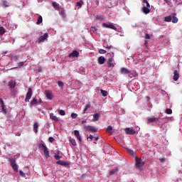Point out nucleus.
<instances>
[{
    "label": "nucleus",
    "mask_w": 182,
    "mask_h": 182,
    "mask_svg": "<svg viewBox=\"0 0 182 182\" xmlns=\"http://www.w3.org/2000/svg\"><path fill=\"white\" fill-rule=\"evenodd\" d=\"M38 38L36 41L37 43H45V41H48V38H49V33H43V32H39L38 33Z\"/></svg>",
    "instance_id": "nucleus-1"
},
{
    "label": "nucleus",
    "mask_w": 182,
    "mask_h": 182,
    "mask_svg": "<svg viewBox=\"0 0 182 182\" xmlns=\"http://www.w3.org/2000/svg\"><path fill=\"white\" fill-rule=\"evenodd\" d=\"M142 2V12L147 15V14H150V4L147 0H141Z\"/></svg>",
    "instance_id": "nucleus-2"
},
{
    "label": "nucleus",
    "mask_w": 182,
    "mask_h": 182,
    "mask_svg": "<svg viewBox=\"0 0 182 182\" xmlns=\"http://www.w3.org/2000/svg\"><path fill=\"white\" fill-rule=\"evenodd\" d=\"M16 157H19V155L14 156V158H9V161L11 166L13 170L18 173V165L16 164Z\"/></svg>",
    "instance_id": "nucleus-3"
},
{
    "label": "nucleus",
    "mask_w": 182,
    "mask_h": 182,
    "mask_svg": "<svg viewBox=\"0 0 182 182\" xmlns=\"http://www.w3.org/2000/svg\"><path fill=\"white\" fill-rule=\"evenodd\" d=\"M38 149L40 150H42L47 159H49V150L48 149V147H46V145H45L43 143L39 144Z\"/></svg>",
    "instance_id": "nucleus-4"
},
{
    "label": "nucleus",
    "mask_w": 182,
    "mask_h": 182,
    "mask_svg": "<svg viewBox=\"0 0 182 182\" xmlns=\"http://www.w3.org/2000/svg\"><path fill=\"white\" fill-rule=\"evenodd\" d=\"M173 22V23H177L178 22V18L176 16V14L173 16H168L164 18L165 22Z\"/></svg>",
    "instance_id": "nucleus-5"
},
{
    "label": "nucleus",
    "mask_w": 182,
    "mask_h": 182,
    "mask_svg": "<svg viewBox=\"0 0 182 182\" xmlns=\"http://www.w3.org/2000/svg\"><path fill=\"white\" fill-rule=\"evenodd\" d=\"M135 164L137 168H140V167H143V166H144V161L140 158H137V156H135Z\"/></svg>",
    "instance_id": "nucleus-6"
},
{
    "label": "nucleus",
    "mask_w": 182,
    "mask_h": 182,
    "mask_svg": "<svg viewBox=\"0 0 182 182\" xmlns=\"http://www.w3.org/2000/svg\"><path fill=\"white\" fill-rule=\"evenodd\" d=\"M31 97H32V88H28V90L26 95L25 102H28L31 100Z\"/></svg>",
    "instance_id": "nucleus-7"
},
{
    "label": "nucleus",
    "mask_w": 182,
    "mask_h": 182,
    "mask_svg": "<svg viewBox=\"0 0 182 182\" xmlns=\"http://www.w3.org/2000/svg\"><path fill=\"white\" fill-rule=\"evenodd\" d=\"M102 28H107L109 29H113L114 31H117V28H116V26H114V25L109 23H102Z\"/></svg>",
    "instance_id": "nucleus-8"
},
{
    "label": "nucleus",
    "mask_w": 182,
    "mask_h": 182,
    "mask_svg": "<svg viewBox=\"0 0 182 182\" xmlns=\"http://www.w3.org/2000/svg\"><path fill=\"white\" fill-rule=\"evenodd\" d=\"M125 133H127V134L134 135V134H136V131L132 128H126Z\"/></svg>",
    "instance_id": "nucleus-9"
},
{
    "label": "nucleus",
    "mask_w": 182,
    "mask_h": 182,
    "mask_svg": "<svg viewBox=\"0 0 182 182\" xmlns=\"http://www.w3.org/2000/svg\"><path fill=\"white\" fill-rule=\"evenodd\" d=\"M148 123H159V118L158 117H149L148 118Z\"/></svg>",
    "instance_id": "nucleus-10"
},
{
    "label": "nucleus",
    "mask_w": 182,
    "mask_h": 182,
    "mask_svg": "<svg viewBox=\"0 0 182 182\" xmlns=\"http://www.w3.org/2000/svg\"><path fill=\"white\" fill-rule=\"evenodd\" d=\"M79 52L77 50H73L71 53L69 54V58H78Z\"/></svg>",
    "instance_id": "nucleus-11"
},
{
    "label": "nucleus",
    "mask_w": 182,
    "mask_h": 182,
    "mask_svg": "<svg viewBox=\"0 0 182 182\" xmlns=\"http://www.w3.org/2000/svg\"><path fill=\"white\" fill-rule=\"evenodd\" d=\"M74 136L79 140V141H82V136H80V133L79 132V130H75L74 131Z\"/></svg>",
    "instance_id": "nucleus-12"
},
{
    "label": "nucleus",
    "mask_w": 182,
    "mask_h": 182,
    "mask_svg": "<svg viewBox=\"0 0 182 182\" xmlns=\"http://www.w3.org/2000/svg\"><path fill=\"white\" fill-rule=\"evenodd\" d=\"M179 77H180V74L178 73V71H177V70H174L173 80H175V82H177V80H178Z\"/></svg>",
    "instance_id": "nucleus-13"
},
{
    "label": "nucleus",
    "mask_w": 182,
    "mask_h": 182,
    "mask_svg": "<svg viewBox=\"0 0 182 182\" xmlns=\"http://www.w3.org/2000/svg\"><path fill=\"white\" fill-rule=\"evenodd\" d=\"M120 72L122 75H129L130 73V70L126 68H122Z\"/></svg>",
    "instance_id": "nucleus-14"
},
{
    "label": "nucleus",
    "mask_w": 182,
    "mask_h": 182,
    "mask_svg": "<svg viewBox=\"0 0 182 182\" xmlns=\"http://www.w3.org/2000/svg\"><path fill=\"white\" fill-rule=\"evenodd\" d=\"M107 65L108 68H114V64H113V58H109L108 61H107Z\"/></svg>",
    "instance_id": "nucleus-15"
},
{
    "label": "nucleus",
    "mask_w": 182,
    "mask_h": 182,
    "mask_svg": "<svg viewBox=\"0 0 182 182\" xmlns=\"http://www.w3.org/2000/svg\"><path fill=\"white\" fill-rule=\"evenodd\" d=\"M46 96L47 98L49 99V100H52V99H53V95H52V92H50V91H46Z\"/></svg>",
    "instance_id": "nucleus-16"
},
{
    "label": "nucleus",
    "mask_w": 182,
    "mask_h": 182,
    "mask_svg": "<svg viewBox=\"0 0 182 182\" xmlns=\"http://www.w3.org/2000/svg\"><path fill=\"white\" fill-rule=\"evenodd\" d=\"M9 86L10 87V90L15 89V86H16V82H15V81H14V80H10L9 82Z\"/></svg>",
    "instance_id": "nucleus-17"
},
{
    "label": "nucleus",
    "mask_w": 182,
    "mask_h": 182,
    "mask_svg": "<svg viewBox=\"0 0 182 182\" xmlns=\"http://www.w3.org/2000/svg\"><path fill=\"white\" fill-rule=\"evenodd\" d=\"M37 105H38V99L36 97H34L30 103V107H32V106H36Z\"/></svg>",
    "instance_id": "nucleus-18"
},
{
    "label": "nucleus",
    "mask_w": 182,
    "mask_h": 182,
    "mask_svg": "<svg viewBox=\"0 0 182 182\" xmlns=\"http://www.w3.org/2000/svg\"><path fill=\"white\" fill-rule=\"evenodd\" d=\"M105 62H106V58H105V57L100 56L98 58V63L100 65H103Z\"/></svg>",
    "instance_id": "nucleus-19"
},
{
    "label": "nucleus",
    "mask_w": 182,
    "mask_h": 182,
    "mask_svg": "<svg viewBox=\"0 0 182 182\" xmlns=\"http://www.w3.org/2000/svg\"><path fill=\"white\" fill-rule=\"evenodd\" d=\"M50 119H51V120H54L55 122H59V118H58V117H56L53 113L50 114Z\"/></svg>",
    "instance_id": "nucleus-20"
},
{
    "label": "nucleus",
    "mask_w": 182,
    "mask_h": 182,
    "mask_svg": "<svg viewBox=\"0 0 182 182\" xmlns=\"http://www.w3.org/2000/svg\"><path fill=\"white\" fill-rule=\"evenodd\" d=\"M100 118V114L99 113H95L93 114V120L94 122H97L99 119Z\"/></svg>",
    "instance_id": "nucleus-21"
},
{
    "label": "nucleus",
    "mask_w": 182,
    "mask_h": 182,
    "mask_svg": "<svg viewBox=\"0 0 182 182\" xmlns=\"http://www.w3.org/2000/svg\"><path fill=\"white\" fill-rule=\"evenodd\" d=\"M38 129H39V124L38 122H35L33 124L34 133H38Z\"/></svg>",
    "instance_id": "nucleus-22"
},
{
    "label": "nucleus",
    "mask_w": 182,
    "mask_h": 182,
    "mask_svg": "<svg viewBox=\"0 0 182 182\" xmlns=\"http://www.w3.org/2000/svg\"><path fill=\"white\" fill-rule=\"evenodd\" d=\"M57 164H59L60 166H68L69 164L65 161L59 160L57 161Z\"/></svg>",
    "instance_id": "nucleus-23"
},
{
    "label": "nucleus",
    "mask_w": 182,
    "mask_h": 182,
    "mask_svg": "<svg viewBox=\"0 0 182 182\" xmlns=\"http://www.w3.org/2000/svg\"><path fill=\"white\" fill-rule=\"evenodd\" d=\"M119 168L117 167L114 168L113 169L109 171V176H113L115 173H117Z\"/></svg>",
    "instance_id": "nucleus-24"
},
{
    "label": "nucleus",
    "mask_w": 182,
    "mask_h": 182,
    "mask_svg": "<svg viewBox=\"0 0 182 182\" xmlns=\"http://www.w3.org/2000/svg\"><path fill=\"white\" fill-rule=\"evenodd\" d=\"M127 151H128V153H129V154H132V156L133 157H136V154H134V150H132L129 148H127Z\"/></svg>",
    "instance_id": "nucleus-25"
},
{
    "label": "nucleus",
    "mask_w": 182,
    "mask_h": 182,
    "mask_svg": "<svg viewBox=\"0 0 182 182\" xmlns=\"http://www.w3.org/2000/svg\"><path fill=\"white\" fill-rule=\"evenodd\" d=\"M10 90H11V96H16V93H17L16 89L11 88V89H10Z\"/></svg>",
    "instance_id": "nucleus-26"
},
{
    "label": "nucleus",
    "mask_w": 182,
    "mask_h": 182,
    "mask_svg": "<svg viewBox=\"0 0 182 182\" xmlns=\"http://www.w3.org/2000/svg\"><path fill=\"white\" fill-rule=\"evenodd\" d=\"M54 159H55V160H60V159H62V156H59V151L55 153Z\"/></svg>",
    "instance_id": "nucleus-27"
},
{
    "label": "nucleus",
    "mask_w": 182,
    "mask_h": 182,
    "mask_svg": "<svg viewBox=\"0 0 182 182\" xmlns=\"http://www.w3.org/2000/svg\"><path fill=\"white\" fill-rule=\"evenodd\" d=\"M58 114H60V116H65V114H66V112L63 109H58Z\"/></svg>",
    "instance_id": "nucleus-28"
},
{
    "label": "nucleus",
    "mask_w": 182,
    "mask_h": 182,
    "mask_svg": "<svg viewBox=\"0 0 182 182\" xmlns=\"http://www.w3.org/2000/svg\"><path fill=\"white\" fill-rule=\"evenodd\" d=\"M92 126L85 125V126H84V129H85V130H86L87 132H90V131L92 130Z\"/></svg>",
    "instance_id": "nucleus-29"
},
{
    "label": "nucleus",
    "mask_w": 182,
    "mask_h": 182,
    "mask_svg": "<svg viewBox=\"0 0 182 182\" xmlns=\"http://www.w3.org/2000/svg\"><path fill=\"white\" fill-rule=\"evenodd\" d=\"M101 94L104 97H106L107 96V91L105 90H100Z\"/></svg>",
    "instance_id": "nucleus-30"
},
{
    "label": "nucleus",
    "mask_w": 182,
    "mask_h": 182,
    "mask_svg": "<svg viewBox=\"0 0 182 182\" xmlns=\"http://www.w3.org/2000/svg\"><path fill=\"white\" fill-rule=\"evenodd\" d=\"M53 6L55 9H59L60 7L59 6V4H58L56 2H53Z\"/></svg>",
    "instance_id": "nucleus-31"
},
{
    "label": "nucleus",
    "mask_w": 182,
    "mask_h": 182,
    "mask_svg": "<svg viewBox=\"0 0 182 182\" xmlns=\"http://www.w3.org/2000/svg\"><path fill=\"white\" fill-rule=\"evenodd\" d=\"M88 109H90V104H87L86 106H85V108L83 111V114H85V113H86V111Z\"/></svg>",
    "instance_id": "nucleus-32"
},
{
    "label": "nucleus",
    "mask_w": 182,
    "mask_h": 182,
    "mask_svg": "<svg viewBox=\"0 0 182 182\" xmlns=\"http://www.w3.org/2000/svg\"><path fill=\"white\" fill-rule=\"evenodd\" d=\"M88 109H90V104H87L86 106H85V108L83 111V114H85V113H86V111Z\"/></svg>",
    "instance_id": "nucleus-33"
},
{
    "label": "nucleus",
    "mask_w": 182,
    "mask_h": 182,
    "mask_svg": "<svg viewBox=\"0 0 182 182\" xmlns=\"http://www.w3.org/2000/svg\"><path fill=\"white\" fill-rule=\"evenodd\" d=\"M165 46H168L170 45V40L168 38L164 41Z\"/></svg>",
    "instance_id": "nucleus-34"
},
{
    "label": "nucleus",
    "mask_w": 182,
    "mask_h": 182,
    "mask_svg": "<svg viewBox=\"0 0 182 182\" xmlns=\"http://www.w3.org/2000/svg\"><path fill=\"white\" fill-rule=\"evenodd\" d=\"M1 113H3V114H6V109H5V105L1 106Z\"/></svg>",
    "instance_id": "nucleus-35"
},
{
    "label": "nucleus",
    "mask_w": 182,
    "mask_h": 182,
    "mask_svg": "<svg viewBox=\"0 0 182 182\" xmlns=\"http://www.w3.org/2000/svg\"><path fill=\"white\" fill-rule=\"evenodd\" d=\"M165 113H166V114H171L173 113V110H171V109H166Z\"/></svg>",
    "instance_id": "nucleus-36"
},
{
    "label": "nucleus",
    "mask_w": 182,
    "mask_h": 182,
    "mask_svg": "<svg viewBox=\"0 0 182 182\" xmlns=\"http://www.w3.org/2000/svg\"><path fill=\"white\" fill-rule=\"evenodd\" d=\"M58 85L59 87H61V88H63V86H65V83H63V82H62V81H58Z\"/></svg>",
    "instance_id": "nucleus-37"
},
{
    "label": "nucleus",
    "mask_w": 182,
    "mask_h": 182,
    "mask_svg": "<svg viewBox=\"0 0 182 182\" xmlns=\"http://www.w3.org/2000/svg\"><path fill=\"white\" fill-rule=\"evenodd\" d=\"M70 144H72V146H76V140L71 139L70 140Z\"/></svg>",
    "instance_id": "nucleus-38"
},
{
    "label": "nucleus",
    "mask_w": 182,
    "mask_h": 182,
    "mask_svg": "<svg viewBox=\"0 0 182 182\" xmlns=\"http://www.w3.org/2000/svg\"><path fill=\"white\" fill-rule=\"evenodd\" d=\"M42 21H43L42 16H39L36 23H42Z\"/></svg>",
    "instance_id": "nucleus-39"
},
{
    "label": "nucleus",
    "mask_w": 182,
    "mask_h": 182,
    "mask_svg": "<svg viewBox=\"0 0 182 182\" xmlns=\"http://www.w3.org/2000/svg\"><path fill=\"white\" fill-rule=\"evenodd\" d=\"M96 19H97V21H100V22H102L103 21V16H97Z\"/></svg>",
    "instance_id": "nucleus-40"
},
{
    "label": "nucleus",
    "mask_w": 182,
    "mask_h": 182,
    "mask_svg": "<svg viewBox=\"0 0 182 182\" xmlns=\"http://www.w3.org/2000/svg\"><path fill=\"white\" fill-rule=\"evenodd\" d=\"M107 132H109V133H112V130H113V127L112 126H108L107 128Z\"/></svg>",
    "instance_id": "nucleus-41"
},
{
    "label": "nucleus",
    "mask_w": 182,
    "mask_h": 182,
    "mask_svg": "<svg viewBox=\"0 0 182 182\" xmlns=\"http://www.w3.org/2000/svg\"><path fill=\"white\" fill-rule=\"evenodd\" d=\"M5 33V28L4 27L0 28V34L4 35Z\"/></svg>",
    "instance_id": "nucleus-42"
},
{
    "label": "nucleus",
    "mask_w": 182,
    "mask_h": 182,
    "mask_svg": "<svg viewBox=\"0 0 182 182\" xmlns=\"http://www.w3.org/2000/svg\"><path fill=\"white\" fill-rule=\"evenodd\" d=\"M60 15H61V16H63V18H66V14L65 13L64 10H62L60 11Z\"/></svg>",
    "instance_id": "nucleus-43"
},
{
    "label": "nucleus",
    "mask_w": 182,
    "mask_h": 182,
    "mask_svg": "<svg viewBox=\"0 0 182 182\" xmlns=\"http://www.w3.org/2000/svg\"><path fill=\"white\" fill-rule=\"evenodd\" d=\"M3 6L8 8V6H9V3L6 2V1H3Z\"/></svg>",
    "instance_id": "nucleus-44"
},
{
    "label": "nucleus",
    "mask_w": 182,
    "mask_h": 182,
    "mask_svg": "<svg viewBox=\"0 0 182 182\" xmlns=\"http://www.w3.org/2000/svg\"><path fill=\"white\" fill-rule=\"evenodd\" d=\"M19 173L21 177H24V178L26 177V174L23 173V171H19Z\"/></svg>",
    "instance_id": "nucleus-45"
},
{
    "label": "nucleus",
    "mask_w": 182,
    "mask_h": 182,
    "mask_svg": "<svg viewBox=\"0 0 182 182\" xmlns=\"http://www.w3.org/2000/svg\"><path fill=\"white\" fill-rule=\"evenodd\" d=\"M99 53H100L101 55H105V53H106V50L100 49L99 50Z\"/></svg>",
    "instance_id": "nucleus-46"
},
{
    "label": "nucleus",
    "mask_w": 182,
    "mask_h": 182,
    "mask_svg": "<svg viewBox=\"0 0 182 182\" xmlns=\"http://www.w3.org/2000/svg\"><path fill=\"white\" fill-rule=\"evenodd\" d=\"M71 117H72V119H76V117H77V114L72 113L71 114Z\"/></svg>",
    "instance_id": "nucleus-47"
},
{
    "label": "nucleus",
    "mask_w": 182,
    "mask_h": 182,
    "mask_svg": "<svg viewBox=\"0 0 182 182\" xmlns=\"http://www.w3.org/2000/svg\"><path fill=\"white\" fill-rule=\"evenodd\" d=\"M90 132H93V133H96V132H97V129H96L95 127H91V131Z\"/></svg>",
    "instance_id": "nucleus-48"
},
{
    "label": "nucleus",
    "mask_w": 182,
    "mask_h": 182,
    "mask_svg": "<svg viewBox=\"0 0 182 182\" xmlns=\"http://www.w3.org/2000/svg\"><path fill=\"white\" fill-rule=\"evenodd\" d=\"M48 140H49L50 143H53V141H55V138L52 137V136H50L48 138Z\"/></svg>",
    "instance_id": "nucleus-49"
},
{
    "label": "nucleus",
    "mask_w": 182,
    "mask_h": 182,
    "mask_svg": "<svg viewBox=\"0 0 182 182\" xmlns=\"http://www.w3.org/2000/svg\"><path fill=\"white\" fill-rule=\"evenodd\" d=\"M82 5H83V1L77 2V6H79L80 8L82 7Z\"/></svg>",
    "instance_id": "nucleus-50"
},
{
    "label": "nucleus",
    "mask_w": 182,
    "mask_h": 182,
    "mask_svg": "<svg viewBox=\"0 0 182 182\" xmlns=\"http://www.w3.org/2000/svg\"><path fill=\"white\" fill-rule=\"evenodd\" d=\"M90 31H92V32H96V31H97V28H96L95 26H92L90 28Z\"/></svg>",
    "instance_id": "nucleus-51"
},
{
    "label": "nucleus",
    "mask_w": 182,
    "mask_h": 182,
    "mask_svg": "<svg viewBox=\"0 0 182 182\" xmlns=\"http://www.w3.org/2000/svg\"><path fill=\"white\" fill-rule=\"evenodd\" d=\"M104 48H105V49H110V48H112V46L104 44Z\"/></svg>",
    "instance_id": "nucleus-52"
},
{
    "label": "nucleus",
    "mask_w": 182,
    "mask_h": 182,
    "mask_svg": "<svg viewBox=\"0 0 182 182\" xmlns=\"http://www.w3.org/2000/svg\"><path fill=\"white\" fill-rule=\"evenodd\" d=\"M0 105L1 106H5V104L4 103V100H2V98H0Z\"/></svg>",
    "instance_id": "nucleus-53"
},
{
    "label": "nucleus",
    "mask_w": 182,
    "mask_h": 182,
    "mask_svg": "<svg viewBox=\"0 0 182 182\" xmlns=\"http://www.w3.org/2000/svg\"><path fill=\"white\" fill-rule=\"evenodd\" d=\"M145 39H150V34L146 33L145 34Z\"/></svg>",
    "instance_id": "nucleus-54"
},
{
    "label": "nucleus",
    "mask_w": 182,
    "mask_h": 182,
    "mask_svg": "<svg viewBox=\"0 0 182 182\" xmlns=\"http://www.w3.org/2000/svg\"><path fill=\"white\" fill-rule=\"evenodd\" d=\"M24 65V63L23 62H20L18 63V66L19 68H22V66Z\"/></svg>",
    "instance_id": "nucleus-55"
},
{
    "label": "nucleus",
    "mask_w": 182,
    "mask_h": 182,
    "mask_svg": "<svg viewBox=\"0 0 182 182\" xmlns=\"http://www.w3.org/2000/svg\"><path fill=\"white\" fill-rule=\"evenodd\" d=\"M159 160H160V162L161 163H163V162H164V158H161V159H159Z\"/></svg>",
    "instance_id": "nucleus-56"
},
{
    "label": "nucleus",
    "mask_w": 182,
    "mask_h": 182,
    "mask_svg": "<svg viewBox=\"0 0 182 182\" xmlns=\"http://www.w3.org/2000/svg\"><path fill=\"white\" fill-rule=\"evenodd\" d=\"M88 139H90L92 140V139H93V135L90 134Z\"/></svg>",
    "instance_id": "nucleus-57"
},
{
    "label": "nucleus",
    "mask_w": 182,
    "mask_h": 182,
    "mask_svg": "<svg viewBox=\"0 0 182 182\" xmlns=\"http://www.w3.org/2000/svg\"><path fill=\"white\" fill-rule=\"evenodd\" d=\"M85 123H86V120H82V121L81 122V124H85Z\"/></svg>",
    "instance_id": "nucleus-58"
},
{
    "label": "nucleus",
    "mask_w": 182,
    "mask_h": 182,
    "mask_svg": "<svg viewBox=\"0 0 182 182\" xmlns=\"http://www.w3.org/2000/svg\"><path fill=\"white\" fill-rule=\"evenodd\" d=\"M129 75V77H133V74H130V73H129V74H128Z\"/></svg>",
    "instance_id": "nucleus-59"
},
{
    "label": "nucleus",
    "mask_w": 182,
    "mask_h": 182,
    "mask_svg": "<svg viewBox=\"0 0 182 182\" xmlns=\"http://www.w3.org/2000/svg\"><path fill=\"white\" fill-rule=\"evenodd\" d=\"M95 141H97V140H99V136L95 137Z\"/></svg>",
    "instance_id": "nucleus-60"
},
{
    "label": "nucleus",
    "mask_w": 182,
    "mask_h": 182,
    "mask_svg": "<svg viewBox=\"0 0 182 182\" xmlns=\"http://www.w3.org/2000/svg\"><path fill=\"white\" fill-rule=\"evenodd\" d=\"M38 103H42V99L40 98L38 101Z\"/></svg>",
    "instance_id": "nucleus-61"
},
{
    "label": "nucleus",
    "mask_w": 182,
    "mask_h": 182,
    "mask_svg": "<svg viewBox=\"0 0 182 182\" xmlns=\"http://www.w3.org/2000/svg\"><path fill=\"white\" fill-rule=\"evenodd\" d=\"M147 43H149V42L147 41H145V43H144L145 46H147Z\"/></svg>",
    "instance_id": "nucleus-62"
},
{
    "label": "nucleus",
    "mask_w": 182,
    "mask_h": 182,
    "mask_svg": "<svg viewBox=\"0 0 182 182\" xmlns=\"http://www.w3.org/2000/svg\"><path fill=\"white\" fill-rule=\"evenodd\" d=\"M96 5H99V1H96Z\"/></svg>",
    "instance_id": "nucleus-63"
},
{
    "label": "nucleus",
    "mask_w": 182,
    "mask_h": 182,
    "mask_svg": "<svg viewBox=\"0 0 182 182\" xmlns=\"http://www.w3.org/2000/svg\"><path fill=\"white\" fill-rule=\"evenodd\" d=\"M146 99H147L148 101L150 100V97H147Z\"/></svg>",
    "instance_id": "nucleus-64"
}]
</instances>
